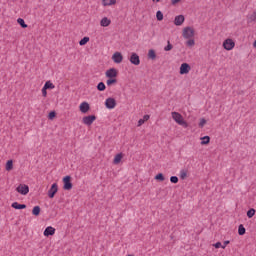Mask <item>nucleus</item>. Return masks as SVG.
<instances>
[{
    "mask_svg": "<svg viewBox=\"0 0 256 256\" xmlns=\"http://www.w3.org/2000/svg\"><path fill=\"white\" fill-rule=\"evenodd\" d=\"M253 47H255V49H256V40L253 43Z\"/></svg>",
    "mask_w": 256,
    "mask_h": 256,
    "instance_id": "49530a36",
    "label": "nucleus"
},
{
    "mask_svg": "<svg viewBox=\"0 0 256 256\" xmlns=\"http://www.w3.org/2000/svg\"><path fill=\"white\" fill-rule=\"evenodd\" d=\"M42 95H43V97H47V89L45 86H43V88H42Z\"/></svg>",
    "mask_w": 256,
    "mask_h": 256,
    "instance_id": "a19ab883",
    "label": "nucleus"
},
{
    "mask_svg": "<svg viewBox=\"0 0 256 256\" xmlns=\"http://www.w3.org/2000/svg\"><path fill=\"white\" fill-rule=\"evenodd\" d=\"M247 217L248 219H252V217H255V209L251 208L247 211Z\"/></svg>",
    "mask_w": 256,
    "mask_h": 256,
    "instance_id": "b1692460",
    "label": "nucleus"
},
{
    "mask_svg": "<svg viewBox=\"0 0 256 256\" xmlns=\"http://www.w3.org/2000/svg\"><path fill=\"white\" fill-rule=\"evenodd\" d=\"M167 46L164 48V51H171L173 49V45L171 44L170 41L167 42Z\"/></svg>",
    "mask_w": 256,
    "mask_h": 256,
    "instance_id": "f704fd0d",
    "label": "nucleus"
},
{
    "mask_svg": "<svg viewBox=\"0 0 256 256\" xmlns=\"http://www.w3.org/2000/svg\"><path fill=\"white\" fill-rule=\"evenodd\" d=\"M105 107L106 109H115L117 107V100L115 98H107L105 101Z\"/></svg>",
    "mask_w": 256,
    "mask_h": 256,
    "instance_id": "39448f33",
    "label": "nucleus"
},
{
    "mask_svg": "<svg viewBox=\"0 0 256 256\" xmlns=\"http://www.w3.org/2000/svg\"><path fill=\"white\" fill-rule=\"evenodd\" d=\"M148 57H149L150 59H156L157 54L155 53V50H149V52H148Z\"/></svg>",
    "mask_w": 256,
    "mask_h": 256,
    "instance_id": "7c9ffc66",
    "label": "nucleus"
},
{
    "mask_svg": "<svg viewBox=\"0 0 256 256\" xmlns=\"http://www.w3.org/2000/svg\"><path fill=\"white\" fill-rule=\"evenodd\" d=\"M245 233H246L245 226H243V224H240V225L238 226V234H239V235H245Z\"/></svg>",
    "mask_w": 256,
    "mask_h": 256,
    "instance_id": "5701e85b",
    "label": "nucleus"
},
{
    "mask_svg": "<svg viewBox=\"0 0 256 256\" xmlns=\"http://www.w3.org/2000/svg\"><path fill=\"white\" fill-rule=\"evenodd\" d=\"M229 243H230L229 240L224 241V244H222V249H225V247H227Z\"/></svg>",
    "mask_w": 256,
    "mask_h": 256,
    "instance_id": "c03bdc74",
    "label": "nucleus"
},
{
    "mask_svg": "<svg viewBox=\"0 0 256 256\" xmlns=\"http://www.w3.org/2000/svg\"><path fill=\"white\" fill-rule=\"evenodd\" d=\"M128 256H133V255H128Z\"/></svg>",
    "mask_w": 256,
    "mask_h": 256,
    "instance_id": "09e8293b",
    "label": "nucleus"
},
{
    "mask_svg": "<svg viewBox=\"0 0 256 256\" xmlns=\"http://www.w3.org/2000/svg\"><path fill=\"white\" fill-rule=\"evenodd\" d=\"M115 3H117V0H103V5L105 7H107L109 5H115Z\"/></svg>",
    "mask_w": 256,
    "mask_h": 256,
    "instance_id": "4be33fe9",
    "label": "nucleus"
},
{
    "mask_svg": "<svg viewBox=\"0 0 256 256\" xmlns=\"http://www.w3.org/2000/svg\"><path fill=\"white\" fill-rule=\"evenodd\" d=\"M106 83L108 86H111L113 83H117V79H108Z\"/></svg>",
    "mask_w": 256,
    "mask_h": 256,
    "instance_id": "e433bc0d",
    "label": "nucleus"
},
{
    "mask_svg": "<svg viewBox=\"0 0 256 256\" xmlns=\"http://www.w3.org/2000/svg\"><path fill=\"white\" fill-rule=\"evenodd\" d=\"M13 209H27V205L25 204H19L18 202H14L11 205Z\"/></svg>",
    "mask_w": 256,
    "mask_h": 256,
    "instance_id": "a211bd4d",
    "label": "nucleus"
},
{
    "mask_svg": "<svg viewBox=\"0 0 256 256\" xmlns=\"http://www.w3.org/2000/svg\"><path fill=\"white\" fill-rule=\"evenodd\" d=\"M97 120V116L96 115H89V116H85L82 119V123L84 125H93V122Z\"/></svg>",
    "mask_w": 256,
    "mask_h": 256,
    "instance_id": "423d86ee",
    "label": "nucleus"
},
{
    "mask_svg": "<svg viewBox=\"0 0 256 256\" xmlns=\"http://www.w3.org/2000/svg\"><path fill=\"white\" fill-rule=\"evenodd\" d=\"M17 23L20 24L22 29H27V24L25 23V20L23 18H18Z\"/></svg>",
    "mask_w": 256,
    "mask_h": 256,
    "instance_id": "412c9836",
    "label": "nucleus"
},
{
    "mask_svg": "<svg viewBox=\"0 0 256 256\" xmlns=\"http://www.w3.org/2000/svg\"><path fill=\"white\" fill-rule=\"evenodd\" d=\"M106 77H108L109 79H113V78L117 77V69L110 68L109 70H107Z\"/></svg>",
    "mask_w": 256,
    "mask_h": 256,
    "instance_id": "ddd939ff",
    "label": "nucleus"
},
{
    "mask_svg": "<svg viewBox=\"0 0 256 256\" xmlns=\"http://www.w3.org/2000/svg\"><path fill=\"white\" fill-rule=\"evenodd\" d=\"M121 159H123V153L117 154L113 160L114 165H119V163H121Z\"/></svg>",
    "mask_w": 256,
    "mask_h": 256,
    "instance_id": "f3484780",
    "label": "nucleus"
},
{
    "mask_svg": "<svg viewBox=\"0 0 256 256\" xmlns=\"http://www.w3.org/2000/svg\"><path fill=\"white\" fill-rule=\"evenodd\" d=\"M186 45H187V47H194L195 46V40L189 38V40L186 41Z\"/></svg>",
    "mask_w": 256,
    "mask_h": 256,
    "instance_id": "473e14b6",
    "label": "nucleus"
},
{
    "mask_svg": "<svg viewBox=\"0 0 256 256\" xmlns=\"http://www.w3.org/2000/svg\"><path fill=\"white\" fill-rule=\"evenodd\" d=\"M223 47L226 51H233V49H235V41L231 38H227L223 42Z\"/></svg>",
    "mask_w": 256,
    "mask_h": 256,
    "instance_id": "7ed1b4c3",
    "label": "nucleus"
},
{
    "mask_svg": "<svg viewBox=\"0 0 256 256\" xmlns=\"http://www.w3.org/2000/svg\"><path fill=\"white\" fill-rule=\"evenodd\" d=\"M213 247H215V249H219L222 248V244L221 242H216L215 244H213Z\"/></svg>",
    "mask_w": 256,
    "mask_h": 256,
    "instance_id": "ea45409f",
    "label": "nucleus"
},
{
    "mask_svg": "<svg viewBox=\"0 0 256 256\" xmlns=\"http://www.w3.org/2000/svg\"><path fill=\"white\" fill-rule=\"evenodd\" d=\"M13 169V160H8L6 163V171H11Z\"/></svg>",
    "mask_w": 256,
    "mask_h": 256,
    "instance_id": "393cba45",
    "label": "nucleus"
},
{
    "mask_svg": "<svg viewBox=\"0 0 256 256\" xmlns=\"http://www.w3.org/2000/svg\"><path fill=\"white\" fill-rule=\"evenodd\" d=\"M44 87L46 89H55V85L51 82V81H47L45 84H44Z\"/></svg>",
    "mask_w": 256,
    "mask_h": 256,
    "instance_id": "a878e982",
    "label": "nucleus"
},
{
    "mask_svg": "<svg viewBox=\"0 0 256 256\" xmlns=\"http://www.w3.org/2000/svg\"><path fill=\"white\" fill-rule=\"evenodd\" d=\"M182 23H185V16L183 15L176 16L174 19V25H176V27H180Z\"/></svg>",
    "mask_w": 256,
    "mask_h": 256,
    "instance_id": "f8f14e48",
    "label": "nucleus"
},
{
    "mask_svg": "<svg viewBox=\"0 0 256 256\" xmlns=\"http://www.w3.org/2000/svg\"><path fill=\"white\" fill-rule=\"evenodd\" d=\"M249 23H252V21H256V12H253L249 17H248Z\"/></svg>",
    "mask_w": 256,
    "mask_h": 256,
    "instance_id": "72a5a7b5",
    "label": "nucleus"
},
{
    "mask_svg": "<svg viewBox=\"0 0 256 256\" xmlns=\"http://www.w3.org/2000/svg\"><path fill=\"white\" fill-rule=\"evenodd\" d=\"M100 25L101 27H109V25H111V20H109L107 17H104L101 19Z\"/></svg>",
    "mask_w": 256,
    "mask_h": 256,
    "instance_id": "dca6fc26",
    "label": "nucleus"
},
{
    "mask_svg": "<svg viewBox=\"0 0 256 256\" xmlns=\"http://www.w3.org/2000/svg\"><path fill=\"white\" fill-rule=\"evenodd\" d=\"M211 138L209 136H204L201 138V145H209Z\"/></svg>",
    "mask_w": 256,
    "mask_h": 256,
    "instance_id": "aec40b11",
    "label": "nucleus"
},
{
    "mask_svg": "<svg viewBox=\"0 0 256 256\" xmlns=\"http://www.w3.org/2000/svg\"><path fill=\"white\" fill-rule=\"evenodd\" d=\"M156 181H165V176L163 175V173H158L155 176Z\"/></svg>",
    "mask_w": 256,
    "mask_h": 256,
    "instance_id": "2f4dec72",
    "label": "nucleus"
},
{
    "mask_svg": "<svg viewBox=\"0 0 256 256\" xmlns=\"http://www.w3.org/2000/svg\"><path fill=\"white\" fill-rule=\"evenodd\" d=\"M150 117H151V116H149V115L146 114V115L143 116L142 120H143L144 123H145V121H149Z\"/></svg>",
    "mask_w": 256,
    "mask_h": 256,
    "instance_id": "37998d69",
    "label": "nucleus"
},
{
    "mask_svg": "<svg viewBox=\"0 0 256 256\" xmlns=\"http://www.w3.org/2000/svg\"><path fill=\"white\" fill-rule=\"evenodd\" d=\"M16 191L18 193H20L21 195H27V193H29V186L27 185H19L17 188H16Z\"/></svg>",
    "mask_w": 256,
    "mask_h": 256,
    "instance_id": "9b49d317",
    "label": "nucleus"
},
{
    "mask_svg": "<svg viewBox=\"0 0 256 256\" xmlns=\"http://www.w3.org/2000/svg\"><path fill=\"white\" fill-rule=\"evenodd\" d=\"M191 71V65L188 63H182L180 66V75H187Z\"/></svg>",
    "mask_w": 256,
    "mask_h": 256,
    "instance_id": "1a4fd4ad",
    "label": "nucleus"
},
{
    "mask_svg": "<svg viewBox=\"0 0 256 256\" xmlns=\"http://www.w3.org/2000/svg\"><path fill=\"white\" fill-rule=\"evenodd\" d=\"M129 61L132 65H141V59L139 58L138 54L133 52L130 55Z\"/></svg>",
    "mask_w": 256,
    "mask_h": 256,
    "instance_id": "0eeeda50",
    "label": "nucleus"
},
{
    "mask_svg": "<svg viewBox=\"0 0 256 256\" xmlns=\"http://www.w3.org/2000/svg\"><path fill=\"white\" fill-rule=\"evenodd\" d=\"M152 1H156V3H159V1H161V0H152Z\"/></svg>",
    "mask_w": 256,
    "mask_h": 256,
    "instance_id": "de8ad7c7",
    "label": "nucleus"
},
{
    "mask_svg": "<svg viewBox=\"0 0 256 256\" xmlns=\"http://www.w3.org/2000/svg\"><path fill=\"white\" fill-rule=\"evenodd\" d=\"M79 109L81 113H88L89 109H91V106H89V103L87 102H82L79 106Z\"/></svg>",
    "mask_w": 256,
    "mask_h": 256,
    "instance_id": "4468645a",
    "label": "nucleus"
},
{
    "mask_svg": "<svg viewBox=\"0 0 256 256\" xmlns=\"http://www.w3.org/2000/svg\"><path fill=\"white\" fill-rule=\"evenodd\" d=\"M156 18H157V21H163V12H161V10H158L156 12Z\"/></svg>",
    "mask_w": 256,
    "mask_h": 256,
    "instance_id": "c85d7f7f",
    "label": "nucleus"
},
{
    "mask_svg": "<svg viewBox=\"0 0 256 256\" xmlns=\"http://www.w3.org/2000/svg\"><path fill=\"white\" fill-rule=\"evenodd\" d=\"M87 43H89V37H84L79 41V45L81 46L87 45Z\"/></svg>",
    "mask_w": 256,
    "mask_h": 256,
    "instance_id": "c756f323",
    "label": "nucleus"
},
{
    "mask_svg": "<svg viewBox=\"0 0 256 256\" xmlns=\"http://www.w3.org/2000/svg\"><path fill=\"white\" fill-rule=\"evenodd\" d=\"M63 183H64L63 189L65 191H71V189H73V183H71V176H65L63 178Z\"/></svg>",
    "mask_w": 256,
    "mask_h": 256,
    "instance_id": "20e7f679",
    "label": "nucleus"
},
{
    "mask_svg": "<svg viewBox=\"0 0 256 256\" xmlns=\"http://www.w3.org/2000/svg\"><path fill=\"white\" fill-rule=\"evenodd\" d=\"M55 115H56L55 111L50 112L48 115V119H55Z\"/></svg>",
    "mask_w": 256,
    "mask_h": 256,
    "instance_id": "58836bf2",
    "label": "nucleus"
},
{
    "mask_svg": "<svg viewBox=\"0 0 256 256\" xmlns=\"http://www.w3.org/2000/svg\"><path fill=\"white\" fill-rule=\"evenodd\" d=\"M41 214V207L35 206L32 210V215H35V217H39Z\"/></svg>",
    "mask_w": 256,
    "mask_h": 256,
    "instance_id": "6ab92c4d",
    "label": "nucleus"
},
{
    "mask_svg": "<svg viewBox=\"0 0 256 256\" xmlns=\"http://www.w3.org/2000/svg\"><path fill=\"white\" fill-rule=\"evenodd\" d=\"M170 181L174 184L179 183V178L177 176H172L170 177Z\"/></svg>",
    "mask_w": 256,
    "mask_h": 256,
    "instance_id": "c9c22d12",
    "label": "nucleus"
},
{
    "mask_svg": "<svg viewBox=\"0 0 256 256\" xmlns=\"http://www.w3.org/2000/svg\"><path fill=\"white\" fill-rule=\"evenodd\" d=\"M205 123H207V120L205 118H202L199 123V127H205Z\"/></svg>",
    "mask_w": 256,
    "mask_h": 256,
    "instance_id": "4c0bfd02",
    "label": "nucleus"
},
{
    "mask_svg": "<svg viewBox=\"0 0 256 256\" xmlns=\"http://www.w3.org/2000/svg\"><path fill=\"white\" fill-rule=\"evenodd\" d=\"M182 35L184 39H193V37H195V30L191 27H185L183 29Z\"/></svg>",
    "mask_w": 256,
    "mask_h": 256,
    "instance_id": "f03ea898",
    "label": "nucleus"
},
{
    "mask_svg": "<svg viewBox=\"0 0 256 256\" xmlns=\"http://www.w3.org/2000/svg\"><path fill=\"white\" fill-rule=\"evenodd\" d=\"M188 171L186 169L180 170V179H187Z\"/></svg>",
    "mask_w": 256,
    "mask_h": 256,
    "instance_id": "cd10ccee",
    "label": "nucleus"
},
{
    "mask_svg": "<svg viewBox=\"0 0 256 256\" xmlns=\"http://www.w3.org/2000/svg\"><path fill=\"white\" fill-rule=\"evenodd\" d=\"M97 89H98V91H105V89H107V87L105 86V83L99 82L97 85Z\"/></svg>",
    "mask_w": 256,
    "mask_h": 256,
    "instance_id": "bb28decb",
    "label": "nucleus"
},
{
    "mask_svg": "<svg viewBox=\"0 0 256 256\" xmlns=\"http://www.w3.org/2000/svg\"><path fill=\"white\" fill-rule=\"evenodd\" d=\"M59 191V186L57 183H53L51 188L48 190V197L50 199H53L55 197V194Z\"/></svg>",
    "mask_w": 256,
    "mask_h": 256,
    "instance_id": "6e6552de",
    "label": "nucleus"
},
{
    "mask_svg": "<svg viewBox=\"0 0 256 256\" xmlns=\"http://www.w3.org/2000/svg\"><path fill=\"white\" fill-rule=\"evenodd\" d=\"M144 123H145V120L139 119V120H138L137 127H141V125H143Z\"/></svg>",
    "mask_w": 256,
    "mask_h": 256,
    "instance_id": "79ce46f5",
    "label": "nucleus"
},
{
    "mask_svg": "<svg viewBox=\"0 0 256 256\" xmlns=\"http://www.w3.org/2000/svg\"><path fill=\"white\" fill-rule=\"evenodd\" d=\"M112 61H114L117 64L123 63V54H121V52H115L112 55Z\"/></svg>",
    "mask_w": 256,
    "mask_h": 256,
    "instance_id": "9d476101",
    "label": "nucleus"
},
{
    "mask_svg": "<svg viewBox=\"0 0 256 256\" xmlns=\"http://www.w3.org/2000/svg\"><path fill=\"white\" fill-rule=\"evenodd\" d=\"M171 115L172 119L178 123V125H181L184 129L189 127V124L183 119V116L179 112H172Z\"/></svg>",
    "mask_w": 256,
    "mask_h": 256,
    "instance_id": "f257e3e1",
    "label": "nucleus"
},
{
    "mask_svg": "<svg viewBox=\"0 0 256 256\" xmlns=\"http://www.w3.org/2000/svg\"><path fill=\"white\" fill-rule=\"evenodd\" d=\"M55 235V228H53V226H48L45 230H44V236L45 237H49Z\"/></svg>",
    "mask_w": 256,
    "mask_h": 256,
    "instance_id": "2eb2a0df",
    "label": "nucleus"
},
{
    "mask_svg": "<svg viewBox=\"0 0 256 256\" xmlns=\"http://www.w3.org/2000/svg\"><path fill=\"white\" fill-rule=\"evenodd\" d=\"M179 1H181V0H171V3H172V5H177V3H179Z\"/></svg>",
    "mask_w": 256,
    "mask_h": 256,
    "instance_id": "a18cd8bd",
    "label": "nucleus"
}]
</instances>
